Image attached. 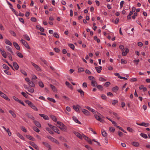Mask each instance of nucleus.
I'll return each mask as SVG.
<instances>
[{
  "instance_id": "f257e3e1",
  "label": "nucleus",
  "mask_w": 150,
  "mask_h": 150,
  "mask_svg": "<svg viewBox=\"0 0 150 150\" xmlns=\"http://www.w3.org/2000/svg\"><path fill=\"white\" fill-rule=\"evenodd\" d=\"M74 133L75 134L78 138H79L80 139L82 140V138H83L86 141H96L95 139H90L88 137H86L84 134H82V135L81 134L77 132H74Z\"/></svg>"
},
{
  "instance_id": "f03ea898",
  "label": "nucleus",
  "mask_w": 150,
  "mask_h": 150,
  "mask_svg": "<svg viewBox=\"0 0 150 150\" xmlns=\"http://www.w3.org/2000/svg\"><path fill=\"white\" fill-rule=\"evenodd\" d=\"M119 48L120 49L122 50V55L123 56H126L127 55V53L129 52V49L127 47H126L125 48L124 50V47L123 45H120L119 47Z\"/></svg>"
},
{
  "instance_id": "7ed1b4c3",
  "label": "nucleus",
  "mask_w": 150,
  "mask_h": 150,
  "mask_svg": "<svg viewBox=\"0 0 150 150\" xmlns=\"http://www.w3.org/2000/svg\"><path fill=\"white\" fill-rule=\"evenodd\" d=\"M20 41L22 42V43L24 45V46L25 47H26L27 49H30V48L28 44L25 40L22 39Z\"/></svg>"
},
{
  "instance_id": "20e7f679",
  "label": "nucleus",
  "mask_w": 150,
  "mask_h": 150,
  "mask_svg": "<svg viewBox=\"0 0 150 150\" xmlns=\"http://www.w3.org/2000/svg\"><path fill=\"white\" fill-rule=\"evenodd\" d=\"M0 96L6 100H10V99L7 96L1 91H0Z\"/></svg>"
},
{
  "instance_id": "39448f33",
  "label": "nucleus",
  "mask_w": 150,
  "mask_h": 150,
  "mask_svg": "<svg viewBox=\"0 0 150 150\" xmlns=\"http://www.w3.org/2000/svg\"><path fill=\"white\" fill-rule=\"evenodd\" d=\"M136 124L142 126H144L145 127H147L149 126V124L148 123H145V122H142L141 123H136Z\"/></svg>"
},
{
  "instance_id": "423d86ee",
  "label": "nucleus",
  "mask_w": 150,
  "mask_h": 150,
  "mask_svg": "<svg viewBox=\"0 0 150 150\" xmlns=\"http://www.w3.org/2000/svg\"><path fill=\"white\" fill-rule=\"evenodd\" d=\"M30 142L29 143L33 147L35 148L36 150H38L39 149L38 147L32 141H30Z\"/></svg>"
},
{
  "instance_id": "0eeeda50",
  "label": "nucleus",
  "mask_w": 150,
  "mask_h": 150,
  "mask_svg": "<svg viewBox=\"0 0 150 150\" xmlns=\"http://www.w3.org/2000/svg\"><path fill=\"white\" fill-rule=\"evenodd\" d=\"M61 129L64 131H65L67 129V127L64 124H63L62 126H58Z\"/></svg>"
},
{
  "instance_id": "6e6552de",
  "label": "nucleus",
  "mask_w": 150,
  "mask_h": 150,
  "mask_svg": "<svg viewBox=\"0 0 150 150\" xmlns=\"http://www.w3.org/2000/svg\"><path fill=\"white\" fill-rule=\"evenodd\" d=\"M42 144L47 148L48 150H51V148L50 145L46 142H43Z\"/></svg>"
},
{
  "instance_id": "1a4fd4ad",
  "label": "nucleus",
  "mask_w": 150,
  "mask_h": 150,
  "mask_svg": "<svg viewBox=\"0 0 150 150\" xmlns=\"http://www.w3.org/2000/svg\"><path fill=\"white\" fill-rule=\"evenodd\" d=\"M13 44L14 46L18 50H20V48L18 44L15 42H14L13 43Z\"/></svg>"
},
{
  "instance_id": "9d476101",
  "label": "nucleus",
  "mask_w": 150,
  "mask_h": 150,
  "mask_svg": "<svg viewBox=\"0 0 150 150\" xmlns=\"http://www.w3.org/2000/svg\"><path fill=\"white\" fill-rule=\"evenodd\" d=\"M39 115L40 116L42 117H43V118L45 120H48L49 119V118L46 115L42 114H39Z\"/></svg>"
},
{
  "instance_id": "9b49d317",
  "label": "nucleus",
  "mask_w": 150,
  "mask_h": 150,
  "mask_svg": "<svg viewBox=\"0 0 150 150\" xmlns=\"http://www.w3.org/2000/svg\"><path fill=\"white\" fill-rule=\"evenodd\" d=\"M25 115L27 116L28 118L31 119L33 120H34L35 119V117L30 113H26L25 114Z\"/></svg>"
},
{
  "instance_id": "f8f14e48",
  "label": "nucleus",
  "mask_w": 150,
  "mask_h": 150,
  "mask_svg": "<svg viewBox=\"0 0 150 150\" xmlns=\"http://www.w3.org/2000/svg\"><path fill=\"white\" fill-rule=\"evenodd\" d=\"M73 108L77 112H79V107H80V106L78 105H77L76 106V105H73Z\"/></svg>"
},
{
  "instance_id": "ddd939ff",
  "label": "nucleus",
  "mask_w": 150,
  "mask_h": 150,
  "mask_svg": "<svg viewBox=\"0 0 150 150\" xmlns=\"http://www.w3.org/2000/svg\"><path fill=\"white\" fill-rule=\"evenodd\" d=\"M33 123H34V124L38 127L40 128H41V126L40 122L36 120H34Z\"/></svg>"
},
{
  "instance_id": "4468645a",
  "label": "nucleus",
  "mask_w": 150,
  "mask_h": 150,
  "mask_svg": "<svg viewBox=\"0 0 150 150\" xmlns=\"http://www.w3.org/2000/svg\"><path fill=\"white\" fill-rule=\"evenodd\" d=\"M82 112L86 115L88 116L90 115L89 112L86 110L83 109L82 110Z\"/></svg>"
},
{
  "instance_id": "2eb2a0df",
  "label": "nucleus",
  "mask_w": 150,
  "mask_h": 150,
  "mask_svg": "<svg viewBox=\"0 0 150 150\" xmlns=\"http://www.w3.org/2000/svg\"><path fill=\"white\" fill-rule=\"evenodd\" d=\"M32 64L33 66H34L38 71H40L41 70V69L38 65L33 63H32Z\"/></svg>"
},
{
  "instance_id": "dca6fc26",
  "label": "nucleus",
  "mask_w": 150,
  "mask_h": 150,
  "mask_svg": "<svg viewBox=\"0 0 150 150\" xmlns=\"http://www.w3.org/2000/svg\"><path fill=\"white\" fill-rule=\"evenodd\" d=\"M131 144L133 146L135 147H138L139 145V144L136 141H133Z\"/></svg>"
},
{
  "instance_id": "f3484780",
  "label": "nucleus",
  "mask_w": 150,
  "mask_h": 150,
  "mask_svg": "<svg viewBox=\"0 0 150 150\" xmlns=\"http://www.w3.org/2000/svg\"><path fill=\"white\" fill-rule=\"evenodd\" d=\"M72 118L73 120H74L76 123H78L79 124H81V123L78 120L76 117L75 116H73L72 117Z\"/></svg>"
},
{
  "instance_id": "a211bd4d",
  "label": "nucleus",
  "mask_w": 150,
  "mask_h": 150,
  "mask_svg": "<svg viewBox=\"0 0 150 150\" xmlns=\"http://www.w3.org/2000/svg\"><path fill=\"white\" fill-rule=\"evenodd\" d=\"M65 84L70 89H73V87L71 85L68 81H66L65 82Z\"/></svg>"
},
{
  "instance_id": "6ab92c4d",
  "label": "nucleus",
  "mask_w": 150,
  "mask_h": 150,
  "mask_svg": "<svg viewBox=\"0 0 150 150\" xmlns=\"http://www.w3.org/2000/svg\"><path fill=\"white\" fill-rule=\"evenodd\" d=\"M6 48L7 49V50L9 51H10L11 53V54L13 55H14V54L13 52L12 51L11 48L8 46H6Z\"/></svg>"
},
{
  "instance_id": "aec40b11",
  "label": "nucleus",
  "mask_w": 150,
  "mask_h": 150,
  "mask_svg": "<svg viewBox=\"0 0 150 150\" xmlns=\"http://www.w3.org/2000/svg\"><path fill=\"white\" fill-rule=\"evenodd\" d=\"M97 72L98 73H100L101 72V70L102 69V67L101 66H99V67H95Z\"/></svg>"
},
{
  "instance_id": "412c9836",
  "label": "nucleus",
  "mask_w": 150,
  "mask_h": 150,
  "mask_svg": "<svg viewBox=\"0 0 150 150\" xmlns=\"http://www.w3.org/2000/svg\"><path fill=\"white\" fill-rule=\"evenodd\" d=\"M98 84L97 82L95 80H92L91 81V85L93 87H96Z\"/></svg>"
},
{
  "instance_id": "4be33fe9",
  "label": "nucleus",
  "mask_w": 150,
  "mask_h": 150,
  "mask_svg": "<svg viewBox=\"0 0 150 150\" xmlns=\"http://www.w3.org/2000/svg\"><path fill=\"white\" fill-rule=\"evenodd\" d=\"M13 66L16 70H18L19 66L17 64L16 62H13Z\"/></svg>"
},
{
  "instance_id": "5701e85b",
  "label": "nucleus",
  "mask_w": 150,
  "mask_h": 150,
  "mask_svg": "<svg viewBox=\"0 0 150 150\" xmlns=\"http://www.w3.org/2000/svg\"><path fill=\"white\" fill-rule=\"evenodd\" d=\"M2 127L7 132L9 136H11V133L8 128L6 129L4 126H2Z\"/></svg>"
},
{
  "instance_id": "b1692460",
  "label": "nucleus",
  "mask_w": 150,
  "mask_h": 150,
  "mask_svg": "<svg viewBox=\"0 0 150 150\" xmlns=\"http://www.w3.org/2000/svg\"><path fill=\"white\" fill-rule=\"evenodd\" d=\"M52 130L55 132L58 133V134H59L60 133V132L59 130L55 126L53 127V129H52Z\"/></svg>"
},
{
  "instance_id": "393cba45",
  "label": "nucleus",
  "mask_w": 150,
  "mask_h": 150,
  "mask_svg": "<svg viewBox=\"0 0 150 150\" xmlns=\"http://www.w3.org/2000/svg\"><path fill=\"white\" fill-rule=\"evenodd\" d=\"M5 42L6 44L7 45H9L10 46H11L12 45V44L11 42L7 39H5Z\"/></svg>"
},
{
  "instance_id": "a878e982",
  "label": "nucleus",
  "mask_w": 150,
  "mask_h": 150,
  "mask_svg": "<svg viewBox=\"0 0 150 150\" xmlns=\"http://www.w3.org/2000/svg\"><path fill=\"white\" fill-rule=\"evenodd\" d=\"M77 91L78 92L80 93L82 97L84 96V92L81 89H78L77 90Z\"/></svg>"
},
{
  "instance_id": "bb28decb",
  "label": "nucleus",
  "mask_w": 150,
  "mask_h": 150,
  "mask_svg": "<svg viewBox=\"0 0 150 150\" xmlns=\"http://www.w3.org/2000/svg\"><path fill=\"white\" fill-rule=\"evenodd\" d=\"M50 88H52V90L54 91H57V90L56 87L54 85L50 84Z\"/></svg>"
},
{
  "instance_id": "cd10ccee",
  "label": "nucleus",
  "mask_w": 150,
  "mask_h": 150,
  "mask_svg": "<svg viewBox=\"0 0 150 150\" xmlns=\"http://www.w3.org/2000/svg\"><path fill=\"white\" fill-rule=\"evenodd\" d=\"M119 88L117 86H116L112 88V90L115 92H116L118 90Z\"/></svg>"
},
{
  "instance_id": "c85d7f7f",
  "label": "nucleus",
  "mask_w": 150,
  "mask_h": 150,
  "mask_svg": "<svg viewBox=\"0 0 150 150\" xmlns=\"http://www.w3.org/2000/svg\"><path fill=\"white\" fill-rule=\"evenodd\" d=\"M46 129L51 134H54V132H53L51 130V129L48 127H47L46 128Z\"/></svg>"
},
{
  "instance_id": "c756f323",
  "label": "nucleus",
  "mask_w": 150,
  "mask_h": 150,
  "mask_svg": "<svg viewBox=\"0 0 150 150\" xmlns=\"http://www.w3.org/2000/svg\"><path fill=\"white\" fill-rule=\"evenodd\" d=\"M30 107L36 111H38V108L33 104L31 105V106H30Z\"/></svg>"
},
{
  "instance_id": "7c9ffc66",
  "label": "nucleus",
  "mask_w": 150,
  "mask_h": 150,
  "mask_svg": "<svg viewBox=\"0 0 150 150\" xmlns=\"http://www.w3.org/2000/svg\"><path fill=\"white\" fill-rule=\"evenodd\" d=\"M50 117L52 120L54 122H55L57 121V119L55 116L53 115H51L50 116Z\"/></svg>"
},
{
  "instance_id": "2f4dec72",
  "label": "nucleus",
  "mask_w": 150,
  "mask_h": 150,
  "mask_svg": "<svg viewBox=\"0 0 150 150\" xmlns=\"http://www.w3.org/2000/svg\"><path fill=\"white\" fill-rule=\"evenodd\" d=\"M16 54L20 58H23V55L21 53L18 51L16 52Z\"/></svg>"
},
{
  "instance_id": "473e14b6",
  "label": "nucleus",
  "mask_w": 150,
  "mask_h": 150,
  "mask_svg": "<svg viewBox=\"0 0 150 150\" xmlns=\"http://www.w3.org/2000/svg\"><path fill=\"white\" fill-rule=\"evenodd\" d=\"M9 112L11 114L13 117H16V115L13 111L11 110H9Z\"/></svg>"
},
{
  "instance_id": "72a5a7b5",
  "label": "nucleus",
  "mask_w": 150,
  "mask_h": 150,
  "mask_svg": "<svg viewBox=\"0 0 150 150\" xmlns=\"http://www.w3.org/2000/svg\"><path fill=\"white\" fill-rule=\"evenodd\" d=\"M140 135L141 136L144 138H148V137L146 134L141 133L140 134Z\"/></svg>"
},
{
  "instance_id": "f704fd0d",
  "label": "nucleus",
  "mask_w": 150,
  "mask_h": 150,
  "mask_svg": "<svg viewBox=\"0 0 150 150\" xmlns=\"http://www.w3.org/2000/svg\"><path fill=\"white\" fill-rule=\"evenodd\" d=\"M25 102L30 107L33 104L31 101L28 100H25Z\"/></svg>"
},
{
  "instance_id": "c9c22d12",
  "label": "nucleus",
  "mask_w": 150,
  "mask_h": 150,
  "mask_svg": "<svg viewBox=\"0 0 150 150\" xmlns=\"http://www.w3.org/2000/svg\"><path fill=\"white\" fill-rule=\"evenodd\" d=\"M96 87L100 90L102 91L103 89V86L101 85H97Z\"/></svg>"
},
{
  "instance_id": "e433bc0d",
  "label": "nucleus",
  "mask_w": 150,
  "mask_h": 150,
  "mask_svg": "<svg viewBox=\"0 0 150 150\" xmlns=\"http://www.w3.org/2000/svg\"><path fill=\"white\" fill-rule=\"evenodd\" d=\"M40 59L41 60L42 62H43L45 64H46L47 66H48L47 62L46 60L42 58H40Z\"/></svg>"
},
{
  "instance_id": "4c0bfd02",
  "label": "nucleus",
  "mask_w": 150,
  "mask_h": 150,
  "mask_svg": "<svg viewBox=\"0 0 150 150\" xmlns=\"http://www.w3.org/2000/svg\"><path fill=\"white\" fill-rule=\"evenodd\" d=\"M28 84L30 86H31L33 87H34L35 86L34 83L32 81L29 82L28 83Z\"/></svg>"
},
{
  "instance_id": "58836bf2",
  "label": "nucleus",
  "mask_w": 150,
  "mask_h": 150,
  "mask_svg": "<svg viewBox=\"0 0 150 150\" xmlns=\"http://www.w3.org/2000/svg\"><path fill=\"white\" fill-rule=\"evenodd\" d=\"M23 37L27 40L28 41L30 40V38L29 36L27 34L24 35H23Z\"/></svg>"
},
{
  "instance_id": "ea45409f",
  "label": "nucleus",
  "mask_w": 150,
  "mask_h": 150,
  "mask_svg": "<svg viewBox=\"0 0 150 150\" xmlns=\"http://www.w3.org/2000/svg\"><path fill=\"white\" fill-rule=\"evenodd\" d=\"M69 46L72 50H74L75 48V46L74 44H68Z\"/></svg>"
},
{
  "instance_id": "a19ab883",
  "label": "nucleus",
  "mask_w": 150,
  "mask_h": 150,
  "mask_svg": "<svg viewBox=\"0 0 150 150\" xmlns=\"http://www.w3.org/2000/svg\"><path fill=\"white\" fill-rule=\"evenodd\" d=\"M33 130L35 132H38L40 131L39 129L36 127H33Z\"/></svg>"
},
{
  "instance_id": "79ce46f5",
  "label": "nucleus",
  "mask_w": 150,
  "mask_h": 150,
  "mask_svg": "<svg viewBox=\"0 0 150 150\" xmlns=\"http://www.w3.org/2000/svg\"><path fill=\"white\" fill-rule=\"evenodd\" d=\"M3 67L4 69L7 70L9 69V68L6 64H3Z\"/></svg>"
},
{
  "instance_id": "37998d69",
  "label": "nucleus",
  "mask_w": 150,
  "mask_h": 150,
  "mask_svg": "<svg viewBox=\"0 0 150 150\" xmlns=\"http://www.w3.org/2000/svg\"><path fill=\"white\" fill-rule=\"evenodd\" d=\"M47 99L50 101L54 103H55L56 102L55 100L53 98H51L50 97H48Z\"/></svg>"
},
{
  "instance_id": "c03bdc74",
  "label": "nucleus",
  "mask_w": 150,
  "mask_h": 150,
  "mask_svg": "<svg viewBox=\"0 0 150 150\" xmlns=\"http://www.w3.org/2000/svg\"><path fill=\"white\" fill-rule=\"evenodd\" d=\"M38 84L40 86L41 88H43L44 86L43 83L42 81H39Z\"/></svg>"
},
{
  "instance_id": "a18cd8bd",
  "label": "nucleus",
  "mask_w": 150,
  "mask_h": 150,
  "mask_svg": "<svg viewBox=\"0 0 150 150\" xmlns=\"http://www.w3.org/2000/svg\"><path fill=\"white\" fill-rule=\"evenodd\" d=\"M4 72L7 74L9 75H11V73L9 71H8L7 70H4Z\"/></svg>"
},
{
  "instance_id": "49530a36",
  "label": "nucleus",
  "mask_w": 150,
  "mask_h": 150,
  "mask_svg": "<svg viewBox=\"0 0 150 150\" xmlns=\"http://www.w3.org/2000/svg\"><path fill=\"white\" fill-rule=\"evenodd\" d=\"M78 72H82L84 71V69L82 67H80L78 69Z\"/></svg>"
},
{
  "instance_id": "de8ad7c7",
  "label": "nucleus",
  "mask_w": 150,
  "mask_h": 150,
  "mask_svg": "<svg viewBox=\"0 0 150 150\" xmlns=\"http://www.w3.org/2000/svg\"><path fill=\"white\" fill-rule=\"evenodd\" d=\"M94 39L95 40L97 41L98 43H99L100 42V40L96 36H95L94 37Z\"/></svg>"
},
{
  "instance_id": "09e8293b",
  "label": "nucleus",
  "mask_w": 150,
  "mask_h": 150,
  "mask_svg": "<svg viewBox=\"0 0 150 150\" xmlns=\"http://www.w3.org/2000/svg\"><path fill=\"white\" fill-rule=\"evenodd\" d=\"M21 93L24 97L26 98H28V96L25 93L23 92H22Z\"/></svg>"
},
{
  "instance_id": "8fccbe9b",
  "label": "nucleus",
  "mask_w": 150,
  "mask_h": 150,
  "mask_svg": "<svg viewBox=\"0 0 150 150\" xmlns=\"http://www.w3.org/2000/svg\"><path fill=\"white\" fill-rule=\"evenodd\" d=\"M10 33L13 36H14V37L16 36V33L14 31H12L11 30H10Z\"/></svg>"
},
{
  "instance_id": "3c124183",
  "label": "nucleus",
  "mask_w": 150,
  "mask_h": 150,
  "mask_svg": "<svg viewBox=\"0 0 150 150\" xmlns=\"http://www.w3.org/2000/svg\"><path fill=\"white\" fill-rule=\"evenodd\" d=\"M109 129L110 131L113 132L115 131V128L112 127H110L109 128Z\"/></svg>"
},
{
  "instance_id": "603ef678",
  "label": "nucleus",
  "mask_w": 150,
  "mask_h": 150,
  "mask_svg": "<svg viewBox=\"0 0 150 150\" xmlns=\"http://www.w3.org/2000/svg\"><path fill=\"white\" fill-rule=\"evenodd\" d=\"M8 57L9 59L11 61H13V59L12 58L11 55L10 53H7Z\"/></svg>"
},
{
  "instance_id": "864d4df0",
  "label": "nucleus",
  "mask_w": 150,
  "mask_h": 150,
  "mask_svg": "<svg viewBox=\"0 0 150 150\" xmlns=\"http://www.w3.org/2000/svg\"><path fill=\"white\" fill-rule=\"evenodd\" d=\"M102 135L104 137H106L107 136V134L106 132L104 131L102 132Z\"/></svg>"
},
{
  "instance_id": "5fc2aeb1",
  "label": "nucleus",
  "mask_w": 150,
  "mask_h": 150,
  "mask_svg": "<svg viewBox=\"0 0 150 150\" xmlns=\"http://www.w3.org/2000/svg\"><path fill=\"white\" fill-rule=\"evenodd\" d=\"M99 80L101 81H105L107 80L102 77H100L99 78Z\"/></svg>"
},
{
  "instance_id": "6e6d98bb",
  "label": "nucleus",
  "mask_w": 150,
  "mask_h": 150,
  "mask_svg": "<svg viewBox=\"0 0 150 150\" xmlns=\"http://www.w3.org/2000/svg\"><path fill=\"white\" fill-rule=\"evenodd\" d=\"M112 103L113 105H114L116 103H118V101L116 100H114L112 101Z\"/></svg>"
},
{
  "instance_id": "4d7b16f0",
  "label": "nucleus",
  "mask_w": 150,
  "mask_h": 150,
  "mask_svg": "<svg viewBox=\"0 0 150 150\" xmlns=\"http://www.w3.org/2000/svg\"><path fill=\"white\" fill-rule=\"evenodd\" d=\"M110 84V82H105L104 84V86L106 87H108Z\"/></svg>"
},
{
  "instance_id": "13d9d810",
  "label": "nucleus",
  "mask_w": 150,
  "mask_h": 150,
  "mask_svg": "<svg viewBox=\"0 0 150 150\" xmlns=\"http://www.w3.org/2000/svg\"><path fill=\"white\" fill-rule=\"evenodd\" d=\"M54 36L57 38H59V35L57 33H54L53 35Z\"/></svg>"
},
{
  "instance_id": "bf43d9fd",
  "label": "nucleus",
  "mask_w": 150,
  "mask_h": 150,
  "mask_svg": "<svg viewBox=\"0 0 150 150\" xmlns=\"http://www.w3.org/2000/svg\"><path fill=\"white\" fill-rule=\"evenodd\" d=\"M133 62L136 63V65H137L138 64L139 62V59H135L133 60Z\"/></svg>"
},
{
  "instance_id": "052dcab7",
  "label": "nucleus",
  "mask_w": 150,
  "mask_h": 150,
  "mask_svg": "<svg viewBox=\"0 0 150 150\" xmlns=\"http://www.w3.org/2000/svg\"><path fill=\"white\" fill-rule=\"evenodd\" d=\"M54 50L57 53H59L60 51V50L57 47H55L54 49Z\"/></svg>"
},
{
  "instance_id": "680f3d73",
  "label": "nucleus",
  "mask_w": 150,
  "mask_h": 150,
  "mask_svg": "<svg viewBox=\"0 0 150 150\" xmlns=\"http://www.w3.org/2000/svg\"><path fill=\"white\" fill-rule=\"evenodd\" d=\"M18 137H20L21 138V139L23 140H24V137L21 134H18Z\"/></svg>"
},
{
  "instance_id": "e2e57ef3",
  "label": "nucleus",
  "mask_w": 150,
  "mask_h": 150,
  "mask_svg": "<svg viewBox=\"0 0 150 150\" xmlns=\"http://www.w3.org/2000/svg\"><path fill=\"white\" fill-rule=\"evenodd\" d=\"M27 137L29 140L33 141V137H32V136H30L29 135H27Z\"/></svg>"
},
{
  "instance_id": "0e129e2a",
  "label": "nucleus",
  "mask_w": 150,
  "mask_h": 150,
  "mask_svg": "<svg viewBox=\"0 0 150 150\" xmlns=\"http://www.w3.org/2000/svg\"><path fill=\"white\" fill-rule=\"evenodd\" d=\"M30 20L33 22H36L37 21L36 19L34 17H31Z\"/></svg>"
},
{
  "instance_id": "69168bd1",
  "label": "nucleus",
  "mask_w": 150,
  "mask_h": 150,
  "mask_svg": "<svg viewBox=\"0 0 150 150\" xmlns=\"http://www.w3.org/2000/svg\"><path fill=\"white\" fill-rule=\"evenodd\" d=\"M137 15V12H135L134 13V15L132 16V18L134 19L136 17Z\"/></svg>"
},
{
  "instance_id": "338daca9",
  "label": "nucleus",
  "mask_w": 150,
  "mask_h": 150,
  "mask_svg": "<svg viewBox=\"0 0 150 150\" xmlns=\"http://www.w3.org/2000/svg\"><path fill=\"white\" fill-rule=\"evenodd\" d=\"M137 79L136 78H133L130 79V81L131 82H134L137 81Z\"/></svg>"
},
{
  "instance_id": "774afa93",
  "label": "nucleus",
  "mask_w": 150,
  "mask_h": 150,
  "mask_svg": "<svg viewBox=\"0 0 150 150\" xmlns=\"http://www.w3.org/2000/svg\"><path fill=\"white\" fill-rule=\"evenodd\" d=\"M85 147L87 148L88 150H93L91 147H90L89 146L87 145H86L85 146Z\"/></svg>"
}]
</instances>
